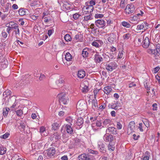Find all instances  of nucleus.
I'll return each mask as SVG.
<instances>
[{"mask_svg": "<svg viewBox=\"0 0 160 160\" xmlns=\"http://www.w3.org/2000/svg\"><path fill=\"white\" fill-rule=\"evenodd\" d=\"M55 152V148L53 147H51L45 151L44 152L43 154L47 158H48L53 156L54 155Z\"/></svg>", "mask_w": 160, "mask_h": 160, "instance_id": "1", "label": "nucleus"}, {"mask_svg": "<svg viewBox=\"0 0 160 160\" xmlns=\"http://www.w3.org/2000/svg\"><path fill=\"white\" fill-rule=\"evenodd\" d=\"M105 68L108 72H112L117 67V65L114 62H110L105 65Z\"/></svg>", "mask_w": 160, "mask_h": 160, "instance_id": "2", "label": "nucleus"}, {"mask_svg": "<svg viewBox=\"0 0 160 160\" xmlns=\"http://www.w3.org/2000/svg\"><path fill=\"white\" fill-rule=\"evenodd\" d=\"M61 95L62 96L60 98V101L64 104H67L69 102L70 97L66 94H62Z\"/></svg>", "mask_w": 160, "mask_h": 160, "instance_id": "3", "label": "nucleus"}, {"mask_svg": "<svg viewBox=\"0 0 160 160\" xmlns=\"http://www.w3.org/2000/svg\"><path fill=\"white\" fill-rule=\"evenodd\" d=\"M108 107L109 108H112L116 110L121 107V104L120 102L117 101H114V102L109 103L108 105Z\"/></svg>", "mask_w": 160, "mask_h": 160, "instance_id": "4", "label": "nucleus"}, {"mask_svg": "<svg viewBox=\"0 0 160 160\" xmlns=\"http://www.w3.org/2000/svg\"><path fill=\"white\" fill-rule=\"evenodd\" d=\"M93 9V7L92 6H89L87 4L84 6L82 9L83 13L85 14H92L91 12H92Z\"/></svg>", "mask_w": 160, "mask_h": 160, "instance_id": "5", "label": "nucleus"}, {"mask_svg": "<svg viewBox=\"0 0 160 160\" xmlns=\"http://www.w3.org/2000/svg\"><path fill=\"white\" fill-rule=\"evenodd\" d=\"M95 24L98 28H104L106 25V22L103 20L98 19L95 21Z\"/></svg>", "mask_w": 160, "mask_h": 160, "instance_id": "6", "label": "nucleus"}, {"mask_svg": "<svg viewBox=\"0 0 160 160\" xmlns=\"http://www.w3.org/2000/svg\"><path fill=\"white\" fill-rule=\"evenodd\" d=\"M134 10L135 8L133 4H128L125 10L126 13L128 14L132 13Z\"/></svg>", "mask_w": 160, "mask_h": 160, "instance_id": "7", "label": "nucleus"}, {"mask_svg": "<svg viewBox=\"0 0 160 160\" xmlns=\"http://www.w3.org/2000/svg\"><path fill=\"white\" fill-rule=\"evenodd\" d=\"M117 129L113 127H109L106 130L107 134L110 133L113 135H115L117 134Z\"/></svg>", "mask_w": 160, "mask_h": 160, "instance_id": "8", "label": "nucleus"}, {"mask_svg": "<svg viewBox=\"0 0 160 160\" xmlns=\"http://www.w3.org/2000/svg\"><path fill=\"white\" fill-rule=\"evenodd\" d=\"M103 138L104 141L106 142H111L113 139V137L111 134H105L103 137Z\"/></svg>", "mask_w": 160, "mask_h": 160, "instance_id": "9", "label": "nucleus"}, {"mask_svg": "<svg viewBox=\"0 0 160 160\" xmlns=\"http://www.w3.org/2000/svg\"><path fill=\"white\" fill-rule=\"evenodd\" d=\"M98 148L101 152H104L106 151L104 145L102 141H99L98 142Z\"/></svg>", "mask_w": 160, "mask_h": 160, "instance_id": "10", "label": "nucleus"}, {"mask_svg": "<svg viewBox=\"0 0 160 160\" xmlns=\"http://www.w3.org/2000/svg\"><path fill=\"white\" fill-rule=\"evenodd\" d=\"M147 23L145 22H142L141 24H140L137 26L136 28V30H145L147 28Z\"/></svg>", "mask_w": 160, "mask_h": 160, "instance_id": "11", "label": "nucleus"}, {"mask_svg": "<svg viewBox=\"0 0 160 160\" xmlns=\"http://www.w3.org/2000/svg\"><path fill=\"white\" fill-rule=\"evenodd\" d=\"M102 122L100 120H97L96 121L95 123H93L92 124V127L93 128V130L96 129V128L95 127L103 128Z\"/></svg>", "mask_w": 160, "mask_h": 160, "instance_id": "12", "label": "nucleus"}, {"mask_svg": "<svg viewBox=\"0 0 160 160\" xmlns=\"http://www.w3.org/2000/svg\"><path fill=\"white\" fill-rule=\"evenodd\" d=\"M65 58L67 61L69 62V64H68V65H70L72 63V56L69 52H67L66 53L65 55Z\"/></svg>", "mask_w": 160, "mask_h": 160, "instance_id": "13", "label": "nucleus"}, {"mask_svg": "<svg viewBox=\"0 0 160 160\" xmlns=\"http://www.w3.org/2000/svg\"><path fill=\"white\" fill-rule=\"evenodd\" d=\"M142 46L144 48H147L149 44V38L147 37L144 38V39L143 40Z\"/></svg>", "mask_w": 160, "mask_h": 160, "instance_id": "14", "label": "nucleus"}, {"mask_svg": "<svg viewBox=\"0 0 160 160\" xmlns=\"http://www.w3.org/2000/svg\"><path fill=\"white\" fill-rule=\"evenodd\" d=\"M83 123V119L82 118H79L76 122V124L78 126V127H77L76 128L78 129H79L81 128L82 127V124Z\"/></svg>", "mask_w": 160, "mask_h": 160, "instance_id": "15", "label": "nucleus"}, {"mask_svg": "<svg viewBox=\"0 0 160 160\" xmlns=\"http://www.w3.org/2000/svg\"><path fill=\"white\" fill-rule=\"evenodd\" d=\"M108 36V40L110 43H112L116 38V35L113 33L109 34Z\"/></svg>", "mask_w": 160, "mask_h": 160, "instance_id": "16", "label": "nucleus"}, {"mask_svg": "<svg viewBox=\"0 0 160 160\" xmlns=\"http://www.w3.org/2000/svg\"><path fill=\"white\" fill-rule=\"evenodd\" d=\"M112 123V120L109 119H106L103 120L102 122V126L103 128H106L109 125H110Z\"/></svg>", "mask_w": 160, "mask_h": 160, "instance_id": "17", "label": "nucleus"}, {"mask_svg": "<svg viewBox=\"0 0 160 160\" xmlns=\"http://www.w3.org/2000/svg\"><path fill=\"white\" fill-rule=\"evenodd\" d=\"M94 60L97 63H100L103 61V58L102 56L98 53L94 55Z\"/></svg>", "mask_w": 160, "mask_h": 160, "instance_id": "18", "label": "nucleus"}, {"mask_svg": "<svg viewBox=\"0 0 160 160\" xmlns=\"http://www.w3.org/2000/svg\"><path fill=\"white\" fill-rule=\"evenodd\" d=\"M144 39V36L142 35L138 36L135 39V42L138 43V45H139L142 43V40Z\"/></svg>", "mask_w": 160, "mask_h": 160, "instance_id": "19", "label": "nucleus"}, {"mask_svg": "<svg viewBox=\"0 0 160 160\" xmlns=\"http://www.w3.org/2000/svg\"><path fill=\"white\" fill-rule=\"evenodd\" d=\"M103 43V42L101 40H97L93 42L92 43V45L97 48H98L101 46Z\"/></svg>", "mask_w": 160, "mask_h": 160, "instance_id": "20", "label": "nucleus"}, {"mask_svg": "<svg viewBox=\"0 0 160 160\" xmlns=\"http://www.w3.org/2000/svg\"><path fill=\"white\" fill-rule=\"evenodd\" d=\"M74 39L77 42H82L83 40V35L81 34H77L75 36Z\"/></svg>", "mask_w": 160, "mask_h": 160, "instance_id": "21", "label": "nucleus"}, {"mask_svg": "<svg viewBox=\"0 0 160 160\" xmlns=\"http://www.w3.org/2000/svg\"><path fill=\"white\" fill-rule=\"evenodd\" d=\"M16 25L12 27V29H14V32H15V36L16 37L20 35V31L18 28V24H15Z\"/></svg>", "mask_w": 160, "mask_h": 160, "instance_id": "22", "label": "nucleus"}, {"mask_svg": "<svg viewBox=\"0 0 160 160\" xmlns=\"http://www.w3.org/2000/svg\"><path fill=\"white\" fill-rule=\"evenodd\" d=\"M79 160H90V158L88 155L85 154H82L79 155L78 157Z\"/></svg>", "mask_w": 160, "mask_h": 160, "instance_id": "23", "label": "nucleus"}, {"mask_svg": "<svg viewBox=\"0 0 160 160\" xmlns=\"http://www.w3.org/2000/svg\"><path fill=\"white\" fill-rule=\"evenodd\" d=\"M61 137V135L60 134L56 132L54 133L52 136H51L50 137V139L51 140H53V138H54L55 140H58L60 139Z\"/></svg>", "mask_w": 160, "mask_h": 160, "instance_id": "24", "label": "nucleus"}, {"mask_svg": "<svg viewBox=\"0 0 160 160\" xmlns=\"http://www.w3.org/2000/svg\"><path fill=\"white\" fill-rule=\"evenodd\" d=\"M1 62V67L2 69H5L7 67L8 64V60L5 59L3 60H2Z\"/></svg>", "mask_w": 160, "mask_h": 160, "instance_id": "25", "label": "nucleus"}, {"mask_svg": "<svg viewBox=\"0 0 160 160\" xmlns=\"http://www.w3.org/2000/svg\"><path fill=\"white\" fill-rule=\"evenodd\" d=\"M86 73L85 71L83 70H80L78 71L77 74L78 77L80 78H82L85 76Z\"/></svg>", "mask_w": 160, "mask_h": 160, "instance_id": "26", "label": "nucleus"}, {"mask_svg": "<svg viewBox=\"0 0 160 160\" xmlns=\"http://www.w3.org/2000/svg\"><path fill=\"white\" fill-rule=\"evenodd\" d=\"M40 132L42 136H47L48 134V132H47L45 128L44 127H42L40 128Z\"/></svg>", "mask_w": 160, "mask_h": 160, "instance_id": "27", "label": "nucleus"}, {"mask_svg": "<svg viewBox=\"0 0 160 160\" xmlns=\"http://www.w3.org/2000/svg\"><path fill=\"white\" fill-rule=\"evenodd\" d=\"M72 125L69 124H66L65 126V128L66 129L67 132L69 134L72 133L73 132V130L71 127Z\"/></svg>", "mask_w": 160, "mask_h": 160, "instance_id": "28", "label": "nucleus"}, {"mask_svg": "<svg viewBox=\"0 0 160 160\" xmlns=\"http://www.w3.org/2000/svg\"><path fill=\"white\" fill-rule=\"evenodd\" d=\"M90 49L87 48H84L82 52V55L83 57H86L88 56Z\"/></svg>", "mask_w": 160, "mask_h": 160, "instance_id": "29", "label": "nucleus"}, {"mask_svg": "<svg viewBox=\"0 0 160 160\" xmlns=\"http://www.w3.org/2000/svg\"><path fill=\"white\" fill-rule=\"evenodd\" d=\"M61 125L60 123L59 122H55L53 123L52 125V129L54 130L58 129Z\"/></svg>", "mask_w": 160, "mask_h": 160, "instance_id": "30", "label": "nucleus"}, {"mask_svg": "<svg viewBox=\"0 0 160 160\" xmlns=\"http://www.w3.org/2000/svg\"><path fill=\"white\" fill-rule=\"evenodd\" d=\"M112 89L110 86H107L104 88V92L107 94H108L112 91Z\"/></svg>", "mask_w": 160, "mask_h": 160, "instance_id": "31", "label": "nucleus"}, {"mask_svg": "<svg viewBox=\"0 0 160 160\" xmlns=\"http://www.w3.org/2000/svg\"><path fill=\"white\" fill-rule=\"evenodd\" d=\"M65 120L68 122L70 123L71 125H72V123L75 122V120L71 117H67L66 118Z\"/></svg>", "mask_w": 160, "mask_h": 160, "instance_id": "32", "label": "nucleus"}, {"mask_svg": "<svg viewBox=\"0 0 160 160\" xmlns=\"http://www.w3.org/2000/svg\"><path fill=\"white\" fill-rule=\"evenodd\" d=\"M81 87L82 88L81 90L82 92L86 93L88 91V87L87 85H85L84 84H82L81 86Z\"/></svg>", "mask_w": 160, "mask_h": 160, "instance_id": "33", "label": "nucleus"}, {"mask_svg": "<svg viewBox=\"0 0 160 160\" xmlns=\"http://www.w3.org/2000/svg\"><path fill=\"white\" fill-rule=\"evenodd\" d=\"M64 79L63 78H60L56 82V84L59 87L62 86L61 85L64 82Z\"/></svg>", "mask_w": 160, "mask_h": 160, "instance_id": "34", "label": "nucleus"}, {"mask_svg": "<svg viewBox=\"0 0 160 160\" xmlns=\"http://www.w3.org/2000/svg\"><path fill=\"white\" fill-rule=\"evenodd\" d=\"M150 156V153L148 151H146L145 152L144 156L142 158L143 160H148Z\"/></svg>", "mask_w": 160, "mask_h": 160, "instance_id": "35", "label": "nucleus"}, {"mask_svg": "<svg viewBox=\"0 0 160 160\" xmlns=\"http://www.w3.org/2000/svg\"><path fill=\"white\" fill-rule=\"evenodd\" d=\"M10 110V109L8 108H6L3 109V115L4 117H7Z\"/></svg>", "mask_w": 160, "mask_h": 160, "instance_id": "36", "label": "nucleus"}, {"mask_svg": "<svg viewBox=\"0 0 160 160\" xmlns=\"http://www.w3.org/2000/svg\"><path fill=\"white\" fill-rule=\"evenodd\" d=\"M27 126H26V124L25 122L23 121H21L20 123L19 127L21 130H22L25 128Z\"/></svg>", "mask_w": 160, "mask_h": 160, "instance_id": "37", "label": "nucleus"}, {"mask_svg": "<svg viewBox=\"0 0 160 160\" xmlns=\"http://www.w3.org/2000/svg\"><path fill=\"white\" fill-rule=\"evenodd\" d=\"M10 4L8 3L6 4L5 7L2 8V11L4 12H8L9 9Z\"/></svg>", "mask_w": 160, "mask_h": 160, "instance_id": "38", "label": "nucleus"}, {"mask_svg": "<svg viewBox=\"0 0 160 160\" xmlns=\"http://www.w3.org/2000/svg\"><path fill=\"white\" fill-rule=\"evenodd\" d=\"M0 155H3L6 153L7 149L6 148L2 146L0 147Z\"/></svg>", "mask_w": 160, "mask_h": 160, "instance_id": "39", "label": "nucleus"}, {"mask_svg": "<svg viewBox=\"0 0 160 160\" xmlns=\"http://www.w3.org/2000/svg\"><path fill=\"white\" fill-rule=\"evenodd\" d=\"M98 104L97 101L96 100H93L92 102V108L93 109L95 110L96 108L98 107Z\"/></svg>", "mask_w": 160, "mask_h": 160, "instance_id": "40", "label": "nucleus"}, {"mask_svg": "<svg viewBox=\"0 0 160 160\" xmlns=\"http://www.w3.org/2000/svg\"><path fill=\"white\" fill-rule=\"evenodd\" d=\"M19 14L21 16H23L26 14L25 10L24 8H21L18 10Z\"/></svg>", "mask_w": 160, "mask_h": 160, "instance_id": "41", "label": "nucleus"}, {"mask_svg": "<svg viewBox=\"0 0 160 160\" xmlns=\"http://www.w3.org/2000/svg\"><path fill=\"white\" fill-rule=\"evenodd\" d=\"M64 39L67 42L70 41L72 40L71 36L69 34H67L65 35Z\"/></svg>", "mask_w": 160, "mask_h": 160, "instance_id": "42", "label": "nucleus"}, {"mask_svg": "<svg viewBox=\"0 0 160 160\" xmlns=\"http://www.w3.org/2000/svg\"><path fill=\"white\" fill-rule=\"evenodd\" d=\"M11 93V91L9 89H7L4 91L3 93V95L5 97H8L9 95H10Z\"/></svg>", "mask_w": 160, "mask_h": 160, "instance_id": "43", "label": "nucleus"}, {"mask_svg": "<svg viewBox=\"0 0 160 160\" xmlns=\"http://www.w3.org/2000/svg\"><path fill=\"white\" fill-rule=\"evenodd\" d=\"M1 36L2 38V39L3 40H5V38L7 37L8 34L4 30L2 31L1 33Z\"/></svg>", "mask_w": 160, "mask_h": 160, "instance_id": "44", "label": "nucleus"}, {"mask_svg": "<svg viewBox=\"0 0 160 160\" xmlns=\"http://www.w3.org/2000/svg\"><path fill=\"white\" fill-rule=\"evenodd\" d=\"M121 23L122 25L124 27H126L127 28H129L131 27V25H130V24L129 23L126 22H122Z\"/></svg>", "mask_w": 160, "mask_h": 160, "instance_id": "45", "label": "nucleus"}, {"mask_svg": "<svg viewBox=\"0 0 160 160\" xmlns=\"http://www.w3.org/2000/svg\"><path fill=\"white\" fill-rule=\"evenodd\" d=\"M21 131L22 132L25 134H29L30 132V129L28 126H27L23 130H21Z\"/></svg>", "mask_w": 160, "mask_h": 160, "instance_id": "46", "label": "nucleus"}, {"mask_svg": "<svg viewBox=\"0 0 160 160\" xmlns=\"http://www.w3.org/2000/svg\"><path fill=\"white\" fill-rule=\"evenodd\" d=\"M16 113L17 116L18 117H21L23 114V112L22 110L19 109L16 111Z\"/></svg>", "mask_w": 160, "mask_h": 160, "instance_id": "47", "label": "nucleus"}, {"mask_svg": "<svg viewBox=\"0 0 160 160\" xmlns=\"http://www.w3.org/2000/svg\"><path fill=\"white\" fill-rule=\"evenodd\" d=\"M27 82V80L26 78L25 79L24 78H23V79L20 81V82H19L18 85L21 86H22L24 84L25 85V83H26Z\"/></svg>", "mask_w": 160, "mask_h": 160, "instance_id": "48", "label": "nucleus"}, {"mask_svg": "<svg viewBox=\"0 0 160 160\" xmlns=\"http://www.w3.org/2000/svg\"><path fill=\"white\" fill-rule=\"evenodd\" d=\"M124 52L122 51H120L119 52L118 55V59H121L123 57V52Z\"/></svg>", "mask_w": 160, "mask_h": 160, "instance_id": "49", "label": "nucleus"}, {"mask_svg": "<svg viewBox=\"0 0 160 160\" xmlns=\"http://www.w3.org/2000/svg\"><path fill=\"white\" fill-rule=\"evenodd\" d=\"M88 15L87 16H86L84 17L83 21H87L88 20H90L91 19V15L92 14H88Z\"/></svg>", "mask_w": 160, "mask_h": 160, "instance_id": "50", "label": "nucleus"}, {"mask_svg": "<svg viewBox=\"0 0 160 160\" xmlns=\"http://www.w3.org/2000/svg\"><path fill=\"white\" fill-rule=\"evenodd\" d=\"M131 36V34L130 33H127L123 35V38L124 40L128 39Z\"/></svg>", "mask_w": 160, "mask_h": 160, "instance_id": "51", "label": "nucleus"}, {"mask_svg": "<svg viewBox=\"0 0 160 160\" xmlns=\"http://www.w3.org/2000/svg\"><path fill=\"white\" fill-rule=\"evenodd\" d=\"M135 123L133 121H131L129 123L128 125L129 128H130L131 130H133V128L134 127Z\"/></svg>", "mask_w": 160, "mask_h": 160, "instance_id": "52", "label": "nucleus"}, {"mask_svg": "<svg viewBox=\"0 0 160 160\" xmlns=\"http://www.w3.org/2000/svg\"><path fill=\"white\" fill-rule=\"evenodd\" d=\"M138 18L137 16H133L131 18V21L133 22H137L136 23H138Z\"/></svg>", "mask_w": 160, "mask_h": 160, "instance_id": "53", "label": "nucleus"}, {"mask_svg": "<svg viewBox=\"0 0 160 160\" xmlns=\"http://www.w3.org/2000/svg\"><path fill=\"white\" fill-rule=\"evenodd\" d=\"M86 3L89 4V5H89L90 6H92V7H93V6L95 5L96 4L95 0H90L89 2H87Z\"/></svg>", "mask_w": 160, "mask_h": 160, "instance_id": "54", "label": "nucleus"}, {"mask_svg": "<svg viewBox=\"0 0 160 160\" xmlns=\"http://www.w3.org/2000/svg\"><path fill=\"white\" fill-rule=\"evenodd\" d=\"M126 5L125 0H122L120 4V6L122 8H124Z\"/></svg>", "mask_w": 160, "mask_h": 160, "instance_id": "55", "label": "nucleus"}, {"mask_svg": "<svg viewBox=\"0 0 160 160\" xmlns=\"http://www.w3.org/2000/svg\"><path fill=\"white\" fill-rule=\"evenodd\" d=\"M70 6V4L67 2H65L63 5V7L67 10L69 9Z\"/></svg>", "mask_w": 160, "mask_h": 160, "instance_id": "56", "label": "nucleus"}, {"mask_svg": "<svg viewBox=\"0 0 160 160\" xmlns=\"http://www.w3.org/2000/svg\"><path fill=\"white\" fill-rule=\"evenodd\" d=\"M81 15L79 13H76L73 15V18L74 19L77 20L81 16Z\"/></svg>", "mask_w": 160, "mask_h": 160, "instance_id": "57", "label": "nucleus"}, {"mask_svg": "<svg viewBox=\"0 0 160 160\" xmlns=\"http://www.w3.org/2000/svg\"><path fill=\"white\" fill-rule=\"evenodd\" d=\"M147 52L149 54H154L155 53V49H148L147 50Z\"/></svg>", "mask_w": 160, "mask_h": 160, "instance_id": "58", "label": "nucleus"}, {"mask_svg": "<svg viewBox=\"0 0 160 160\" xmlns=\"http://www.w3.org/2000/svg\"><path fill=\"white\" fill-rule=\"evenodd\" d=\"M100 90V89H95L93 90L94 96L95 98H96L97 95L99 91Z\"/></svg>", "mask_w": 160, "mask_h": 160, "instance_id": "59", "label": "nucleus"}, {"mask_svg": "<svg viewBox=\"0 0 160 160\" xmlns=\"http://www.w3.org/2000/svg\"><path fill=\"white\" fill-rule=\"evenodd\" d=\"M108 150L110 151H114L115 149V148L111 144L109 143L108 146Z\"/></svg>", "mask_w": 160, "mask_h": 160, "instance_id": "60", "label": "nucleus"}, {"mask_svg": "<svg viewBox=\"0 0 160 160\" xmlns=\"http://www.w3.org/2000/svg\"><path fill=\"white\" fill-rule=\"evenodd\" d=\"M10 134L8 132H6L1 137V138L3 139H6L7 138L8 136H9Z\"/></svg>", "mask_w": 160, "mask_h": 160, "instance_id": "61", "label": "nucleus"}, {"mask_svg": "<svg viewBox=\"0 0 160 160\" xmlns=\"http://www.w3.org/2000/svg\"><path fill=\"white\" fill-rule=\"evenodd\" d=\"M103 17V15L101 14H97L95 15V18H101Z\"/></svg>", "mask_w": 160, "mask_h": 160, "instance_id": "62", "label": "nucleus"}, {"mask_svg": "<svg viewBox=\"0 0 160 160\" xmlns=\"http://www.w3.org/2000/svg\"><path fill=\"white\" fill-rule=\"evenodd\" d=\"M143 125L142 123H140L139 124V126H138V128L139 129L140 131L142 132L143 131V130L142 128L143 127Z\"/></svg>", "mask_w": 160, "mask_h": 160, "instance_id": "63", "label": "nucleus"}, {"mask_svg": "<svg viewBox=\"0 0 160 160\" xmlns=\"http://www.w3.org/2000/svg\"><path fill=\"white\" fill-rule=\"evenodd\" d=\"M106 103H104L99 107V109L102 110L104 109L106 107Z\"/></svg>", "mask_w": 160, "mask_h": 160, "instance_id": "64", "label": "nucleus"}]
</instances>
